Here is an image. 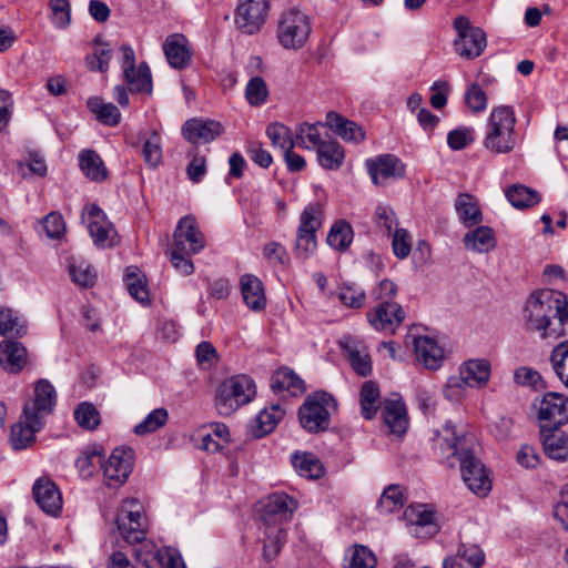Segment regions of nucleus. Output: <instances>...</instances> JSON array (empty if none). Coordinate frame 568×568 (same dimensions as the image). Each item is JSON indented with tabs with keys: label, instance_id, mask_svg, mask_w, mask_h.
Here are the masks:
<instances>
[{
	"label": "nucleus",
	"instance_id": "49530a36",
	"mask_svg": "<svg viewBox=\"0 0 568 568\" xmlns=\"http://www.w3.org/2000/svg\"><path fill=\"white\" fill-rule=\"evenodd\" d=\"M318 124L302 123L296 128V145L315 149L316 151L325 142L318 132Z\"/></svg>",
	"mask_w": 568,
	"mask_h": 568
},
{
	"label": "nucleus",
	"instance_id": "052dcab7",
	"mask_svg": "<svg viewBox=\"0 0 568 568\" xmlns=\"http://www.w3.org/2000/svg\"><path fill=\"white\" fill-rule=\"evenodd\" d=\"M465 103L475 113L483 112L487 108V95L479 84L471 83L467 87Z\"/></svg>",
	"mask_w": 568,
	"mask_h": 568
},
{
	"label": "nucleus",
	"instance_id": "f257e3e1",
	"mask_svg": "<svg viewBox=\"0 0 568 568\" xmlns=\"http://www.w3.org/2000/svg\"><path fill=\"white\" fill-rule=\"evenodd\" d=\"M526 331L541 339L568 334V297L561 292L542 288L527 298L523 312Z\"/></svg>",
	"mask_w": 568,
	"mask_h": 568
},
{
	"label": "nucleus",
	"instance_id": "4c0bfd02",
	"mask_svg": "<svg viewBox=\"0 0 568 568\" xmlns=\"http://www.w3.org/2000/svg\"><path fill=\"white\" fill-rule=\"evenodd\" d=\"M266 135L271 140L274 148L280 149L283 153L293 150L296 145V139L293 136L292 130L278 122L267 125Z\"/></svg>",
	"mask_w": 568,
	"mask_h": 568
},
{
	"label": "nucleus",
	"instance_id": "37998d69",
	"mask_svg": "<svg viewBox=\"0 0 568 568\" xmlns=\"http://www.w3.org/2000/svg\"><path fill=\"white\" fill-rule=\"evenodd\" d=\"M168 419L169 412L165 408H155L150 412L143 420L134 426L133 432L138 436H144L154 433L163 427L168 423Z\"/></svg>",
	"mask_w": 568,
	"mask_h": 568
},
{
	"label": "nucleus",
	"instance_id": "c03bdc74",
	"mask_svg": "<svg viewBox=\"0 0 568 568\" xmlns=\"http://www.w3.org/2000/svg\"><path fill=\"white\" fill-rule=\"evenodd\" d=\"M293 465L302 477L315 479L323 475L321 462L312 454H294Z\"/></svg>",
	"mask_w": 568,
	"mask_h": 568
},
{
	"label": "nucleus",
	"instance_id": "4d7b16f0",
	"mask_svg": "<svg viewBox=\"0 0 568 568\" xmlns=\"http://www.w3.org/2000/svg\"><path fill=\"white\" fill-rule=\"evenodd\" d=\"M70 275L72 281L83 287H89L94 284L95 273L85 261H73L69 265Z\"/></svg>",
	"mask_w": 568,
	"mask_h": 568
},
{
	"label": "nucleus",
	"instance_id": "f03ea898",
	"mask_svg": "<svg viewBox=\"0 0 568 568\" xmlns=\"http://www.w3.org/2000/svg\"><path fill=\"white\" fill-rule=\"evenodd\" d=\"M116 532L126 544H139L134 548L135 559L145 568H162L164 551L152 540L145 539L146 518L142 504L135 498L122 501L115 517Z\"/></svg>",
	"mask_w": 568,
	"mask_h": 568
},
{
	"label": "nucleus",
	"instance_id": "338daca9",
	"mask_svg": "<svg viewBox=\"0 0 568 568\" xmlns=\"http://www.w3.org/2000/svg\"><path fill=\"white\" fill-rule=\"evenodd\" d=\"M474 141V129L462 126L452 130L447 134V144L452 150L458 151L465 149Z\"/></svg>",
	"mask_w": 568,
	"mask_h": 568
},
{
	"label": "nucleus",
	"instance_id": "bf43d9fd",
	"mask_svg": "<svg viewBox=\"0 0 568 568\" xmlns=\"http://www.w3.org/2000/svg\"><path fill=\"white\" fill-rule=\"evenodd\" d=\"M143 160L151 168H155L162 161V148L160 135L153 131L150 139H148L142 149Z\"/></svg>",
	"mask_w": 568,
	"mask_h": 568
},
{
	"label": "nucleus",
	"instance_id": "a19ab883",
	"mask_svg": "<svg viewBox=\"0 0 568 568\" xmlns=\"http://www.w3.org/2000/svg\"><path fill=\"white\" fill-rule=\"evenodd\" d=\"M379 388L373 381H367L361 389V409L365 419H372L379 406Z\"/></svg>",
	"mask_w": 568,
	"mask_h": 568
},
{
	"label": "nucleus",
	"instance_id": "e433bc0d",
	"mask_svg": "<svg viewBox=\"0 0 568 568\" xmlns=\"http://www.w3.org/2000/svg\"><path fill=\"white\" fill-rule=\"evenodd\" d=\"M316 152L317 160L324 169L337 170L344 162V149L336 141H325Z\"/></svg>",
	"mask_w": 568,
	"mask_h": 568
},
{
	"label": "nucleus",
	"instance_id": "a18cd8bd",
	"mask_svg": "<svg viewBox=\"0 0 568 568\" xmlns=\"http://www.w3.org/2000/svg\"><path fill=\"white\" fill-rule=\"evenodd\" d=\"M405 504L403 489L398 485H389L384 489L377 508L383 514H390L400 509Z\"/></svg>",
	"mask_w": 568,
	"mask_h": 568
},
{
	"label": "nucleus",
	"instance_id": "864d4df0",
	"mask_svg": "<svg viewBox=\"0 0 568 568\" xmlns=\"http://www.w3.org/2000/svg\"><path fill=\"white\" fill-rule=\"evenodd\" d=\"M74 419L82 428L92 430L100 424V414L98 409L90 403L83 402L74 409Z\"/></svg>",
	"mask_w": 568,
	"mask_h": 568
},
{
	"label": "nucleus",
	"instance_id": "0eeeda50",
	"mask_svg": "<svg viewBox=\"0 0 568 568\" xmlns=\"http://www.w3.org/2000/svg\"><path fill=\"white\" fill-rule=\"evenodd\" d=\"M312 33L311 18L297 9L283 12L278 19L276 37L286 50H300L305 47Z\"/></svg>",
	"mask_w": 568,
	"mask_h": 568
},
{
	"label": "nucleus",
	"instance_id": "4be33fe9",
	"mask_svg": "<svg viewBox=\"0 0 568 568\" xmlns=\"http://www.w3.org/2000/svg\"><path fill=\"white\" fill-rule=\"evenodd\" d=\"M223 125L213 120L190 119L182 128L183 136L191 143H207L223 133Z\"/></svg>",
	"mask_w": 568,
	"mask_h": 568
},
{
	"label": "nucleus",
	"instance_id": "2eb2a0df",
	"mask_svg": "<svg viewBox=\"0 0 568 568\" xmlns=\"http://www.w3.org/2000/svg\"><path fill=\"white\" fill-rule=\"evenodd\" d=\"M296 508L295 500L284 493H274L270 495L261 509V520L263 525H278L291 518Z\"/></svg>",
	"mask_w": 568,
	"mask_h": 568
},
{
	"label": "nucleus",
	"instance_id": "cd10ccee",
	"mask_svg": "<svg viewBox=\"0 0 568 568\" xmlns=\"http://www.w3.org/2000/svg\"><path fill=\"white\" fill-rule=\"evenodd\" d=\"M271 387L277 395L298 396L305 392L304 381L288 367H281L272 375Z\"/></svg>",
	"mask_w": 568,
	"mask_h": 568
},
{
	"label": "nucleus",
	"instance_id": "0e129e2a",
	"mask_svg": "<svg viewBox=\"0 0 568 568\" xmlns=\"http://www.w3.org/2000/svg\"><path fill=\"white\" fill-rule=\"evenodd\" d=\"M45 235L52 240H60L65 233V222L58 212L49 213L42 221Z\"/></svg>",
	"mask_w": 568,
	"mask_h": 568
},
{
	"label": "nucleus",
	"instance_id": "7c9ffc66",
	"mask_svg": "<svg viewBox=\"0 0 568 568\" xmlns=\"http://www.w3.org/2000/svg\"><path fill=\"white\" fill-rule=\"evenodd\" d=\"M463 242L466 250L476 253H487L496 246L494 231L488 226H477L467 232Z\"/></svg>",
	"mask_w": 568,
	"mask_h": 568
},
{
	"label": "nucleus",
	"instance_id": "ddd939ff",
	"mask_svg": "<svg viewBox=\"0 0 568 568\" xmlns=\"http://www.w3.org/2000/svg\"><path fill=\"white\" fill-rule=\"evenodd\" d=\"M267 0H240L235 11V23L244 33L253 34L265 21Z\"/></svg>",
	"mask_w": 568,
	"mask_h": 568
},
{
	"label": "nucleus",
	"instance_id": "473e14b6",
	"mask_svg": "<svg viewBox=\"0 0 568 568\" xmlns=\"http://www.w3.org/2000/svg\"><path fill=\"white\" fill-rule=\"evenodd\" d=\"M542 446L545 454L551 459L562 462L568 458V436L557 428L544 433Z\"/></svg>",
	"mask_w": 568,
	"mask_h": 568
},
{
	"label": "nucleus",
	"instance_id": "6e6552de",
	"mask_svg": "<svg viewBox=\"0 0 568 568\" xmlns=\"http://www.w3.org/2000/svg\"><path fill=\"white\" fill-rule=\"evenodd\" d=\"M322 206L317 202L310 203L301 213L294 244V254L297 258L307 260L316 251V232L322 226Z\"/></svg>",
	"mask_w": 568,
	"mask_h": 568
},
{
	"label": "nucleus",
	"instance_id": "9b49d317",
	"mask_svg": "<svg viewBox=\"0 0 568 568\" xmlns=\"http://www.w3.org/2000/svg\"><path fill=\"white\" fill-rule=\"evenodd\" d=\"M134 452L130 447L113 449L102 465L105 484L111 488L122 486L132 471Z\"/></svg>",
	"mask_w": 568,
	"mask_h": 568
},
{
	"label": "nucleus",
	"instance_id": "4468645a",
	"mask_svg": "<svg viewBox=\"0 0 568 568\" xmlns=\"http://www.w3.org/2000/svg\"><path fill=\"white\" fill-rule=\"evenodd\" d=\"M57 403V392L53 385L47 379H40L34 386L33 397L23 406V412L44 423Z\"/></svg>",
	"mask_w": 568,
	"mask_h": 568
},
{
	"label": "nucleus",
	"instance_id": "aec40b11",
	"mask_svg": "<svg viewBox=\"0 0 568 568\" xmlns=\"http://www.w3.org/2000/svg\"><path fill=\"white\" fill-rule=\"evenodd\" d=\"M366 168L376 185L384 184L389 179L402 178L405 174L404 164L393 154H382L374 159H368Z\"/></svg>",
	"mask_w": 568,
	"mask_h": 568
},
{
	"label": "nucleus",
	"instance_id": "6e6d98bb",
	"mask_svg": "<svg viewBox=\"0 0 568 568\" xmlns=\"http://www.w3.org/2000/svg\"><path fill=\"white\" fill-rule=\"evenodd\" d=\"M102 463V454L98 448L84 450L77 459V468L83 477H90L94 474L97 466Z\"/></svg>",
	"mask_w": 568,
	"mask_h": 568
},
{
	"label": "nucleus",
	"instance_id": "8fccbe9b",
	"mask_svg": "<svg viewBox=\"0 0 568 568\" xmlns=\"http://www.w3.org/2000/svg\"><path fill=\"white\" fill-rule=\"evenodd\" d=\"M352 240L353 230L351 225L344 221L335 223L327 235L328 245L338 251L346 250L352 243Z\"/></svg>",
	"mask_w": 568,
	"mask_h": 568
},
{
	"label": "nucleus",
	"instance_id": "f3484780",
	"mask_svg": "<svg viewBox=\"0 0 568 568\" xmlns=\"http://www.w3.org/2000/svg\"><path fill=\"white\" fill-rule=\"evenodd\" d=\"M538 418L549 427H559L568 423V398L560 394L547 393L539 403Z\"/></svg>",
	"mask_w": 568,
	"mask_h": 568
},
{
	"label": "nucleus",
	"instance_id": "58836bf2",
	"mask_svg": "<svg viewBox=\"0 0 568 568\" xmlns=\"http://www.w3.org/2000/svg\"><path fill=\"white\" fill-rule=\"evenodd\" d=\"M263 526L265 535L263 540V556L266 560H272L277 556L285 541V531L278 525Z\"/></svg>",
	"mask_w": 568,
	"mask_h": 568
},
{
	"label": "nucleus",
	"instance_id": "b1692460",
	"mask_svg": "<svg viewBox=\"0 0 568 568\" xmlns=\"http://www.w3.org/2000/svg\"><path fill=\"white\" fill-rule=\"evenodd\" d=\"M43 422L22 410L20 420L11 427V444L14 449H23L34 440V434L42 429Z\"/></svg>",
	"mask_w": 568,
	"mask_h": 568
},
{
	"label": "nucleus",
	"instance_id": "72a5a7b5",
	"mask_svg": "<svg viewBox=\"0 0 568 568\" xmlns=\"http://www.w3.org/2000/svg\"><path fill=\"white\" fill-rule=\"evenodd\" d=\"M82 172L92 181H103L108 171L101 156L93 150H83L79 154Z\"/></svg>",
	"mask_w": 568,
	"mask_h": 568
},
{
	"label": "nucleus",
	"instance_id": "79ce46f5",
	"mask_svg": "<svg viewBox=\"0 0 568 568\" xmlns=\"http://www.w3.org/2000/svg\"><path fill=\"white\" fill-rule=\"evenodd\" d=\"M26 321L13 310L0 307V335L22 336Z\"/></svg>",
	"mask_w": 568,
	"mask_h": 568
},
{
	"label": "nucleus",
	"instance_id": "09e8293b",
	"mask_svg": "<svg viewBox=\"0 0 568 568\" xmlns=\"http://www.w3.org/2000/svg\"><path fill=\"white\" fill-rule=\"evenodd\" d=\"M337 295L339 302L349 308H361L366 301L365 290L353 283L342 284Z\"/></svg>",
	"mask_w": 568,
	"mask_h": 568
},
{
	"label": "nucleus",
	"instance_id": "774afa93",
	"mask_svg": "<svg viewBox=\"0 0 568 568\" xmlns=\"http://www.w3.org/2000/svg\"><path fill=\"white\" fill-rule=\"evenodd\" d=\"M263 255L273 266H285L288 261V253L284 245L278 242H270L263 247Z\"/></svg>",
	"mask_w": 568,
	"mask_h": 568
},
{
	"label": "nucleus",
	"instance_id": "5fc2aeb1",
	"mask_svg": "<svg viewBox=\"0 0 568 568\" xmlns=\"http://www.w3.org/2000/svg\"><path fill=\"white\" fill-rule=\"evenodd\" d=\"M376 558L373 551L365 546H354L349 549V559L346 568H375Z\"/></svg>",
	"mask_w": 568,
	"mask_h": 568
},
{
	"label": "nucleus",
	"instance_id": "2f4dec72",
	"mask_svg": "<svg viewBox=\"0 0 568 568\" xmlns=\"http://www.w3.org/2000/svg\"><path fill=\"white\" fill-rule=\"evenodd\" d=\"M455 210L459 221L466 227H473L483 221L479 205L476 199L470 194H459L455 200Z\"/></svg>",
	"mask_w": 568,
	"mask_h": 568
},
{
	"label": "nucleus",
	"instance_id": "393cba45",
	"mask_svg": "<svg viewBox=\"0 0 568 568\" xmlns=\"http://www.w3.org/2000/svg\"><path fill=\"white\" fill-rule=\"evenodd\" d=\"M414 351L417 361L428 369H437L444 359L443 348L428 336H418L414 341Z\"/></svg>",
	"mask_w": 568,
	"mask_h": 568
},
{
	"label": "nucleus",
	"instance_id": "ea45409f",
	"mask_svg": "<svg viewBox=\"0 0 568 568\" xmlns=\"http://www.w3.org/2000/svg\"><path fill=\"white\" fill-rule=\"evenodd\" d=\"M506 197L516 209H526L540 201L539 194L521 184H514L506 190Z\"/></svg>",
	"mask_w": 568,
	"mask_h": 568
},
{
	"label": "nucleus",
	"instance_id": "e2e57ef3",
	"mask_svg": "<svg viewBox=\"0 0 568 568\" xmlns=\"http://www.w3.org/2000/svg\"><path fill=\"white\" fill-rule=\"evenodd\" d=\"M348 361L358 375L366 377L372 373L371 356L365 349L351 348L348 351Z\"/></svg>",
	"mask_w": 568,
	"mask_h": 568
},
{
	"label": "nucleus",
	"instance_id": "423d86ee",
	"mask_svg": "<svg viewBox=\"0 0 568 568\" xmlns=\"http://www.w3.org/2000/svg\"><path fill=\"white\" fill-rule=\"evenodd\" d=\"M255 395V385L247 375H235L223 381L216 388L215 406L220 415L230 416L239 407L248 404Z\"/></svg>",
	"mask_w": 568,
	"mask_h": 568
},
{
	"label": "nucleus",
	"instance_id": "f8f14e48",
	"mask_svg": "<svg viewBox=\"0 0 568 568\" xmlns=\"http://www.w3.org/2000/svg\"><path fill=\"white\" fill-rule=\"evenodd\" d=\"M366 317L375 331L393 334L405 320V311L396 302H384L371 308Z\"/></svg>",
	"mask_w": 568,
	"mask_h": 568
},
{
	"label": "nucleus",
	"instance_id": "5701e85b",
	"mask_svg": "<svg viewBox=\"0 0 568 568\" xmlns=\"http://www.w3.org/2000/svg\"><path fill=\"white\" fill-rule=\"evenodd\" d=\"M491 365L486 358L465 361L459 367V376L467 386L484 388L490 378Z\"/></svg>",
	"mask_w": 568,
	"mask_h": 568
},
{
	"label": "nucleus",
	"instance_id": "a211bd4d",
	"mask_svg": "<svg viewBox=\"0 0 568 568\" xmlns=\"http://www.w3.org/2000/svg\"><path fill=\"white\" fill-rule=\"evenodd\" d=\"M404 519L414 537L426 538L437 531L434 513L426 505H410L404 511Z\"/></svg>",
	"mask_w": 568,
	"mask_h": 568
},
{
	"label": "nucleus",
	"instance_id": "603ef678",
	"mask_svg": "<svg viewBox=\"0 0 568 568\" xmlns=\"http://www.w3.org/2000/svg\"><path fill=\"white\" fill-rule=\"evenodd\" d=\"M124 79L131 87V91L146 93L152 91L151 71L144 62L138 69L133 68V72L129 77H124Z\"/></svg>",
	"mask_w": 568,
	"mask_h": 568
},
{
	"label": "nucleus",
	"instance_id": "412c9836",
	"mask_svg": "<svg viewBox=\"0 0 568 568\" xmlns=\"http://www.w3.org/2000/svg\"><path fill=\"white\" fill-rule=\"evenodd\" d=\"M382 416L392 434L402 436L406 433L409 422L406 405L399 396L394 395L384 400Z\"/></svg>",
	"mask_w": 568,
	"mask_h": 568
},
{
	"label": "nucleus",
	"instance_id": "f704fd0d",
	"mask_svg": "<svg viewBox=\"0 0 568 568\" xmlns=\"http://www.w3.org/2000/svg\"><path fill=\"white\" fill-rule=\"evenodd\" d=\"M285 409L280 404H273L268 408H264L255 418L256 429L255 437H263L271 433L278 422L284 417Z\"/></svg>",
	"mask_w": 568,
	"mask_h": 568
},
{
	"label": "nucleus",
	"instance_id": "1a4fd4ad",
	"mask_svg": "<svg viewBox=\"0 0 568 568\" xmlns=\"http://www.w3.org/2000/svg\"><path fill=\"white\" fill-rule=\"evenodd\" d=\"M457 38L454 41L456 53L470 60L479 57L486 48V34L477 27H473L466 17H458L454 21Z\"/></svg>",
	"mask_w": 568,
	"mask_h": 568
},
{
	"label": "nucleus",
	"instance_id": "7ed1b4c3",
	"mask_svg": "<svg viewBox=\"0 0 568 568\" xmlns=\"http://www.w3.org/2000/svg\"><path fill=\"white\" fill-rule=\"evenodd\" d=\"M466 435H458L455 426L447 423L439 434L436 444L442 450L443 457L456 458L459 462L460 474L464 483L475 494L485 496L491 489V480L484 464L467 448ZM449 462L454 466V462Z\"/></svg>",
	"mask_w": 568,
	"mask_h": 568
},
{
	"label": "nucleus",
	"instance_id": "13d9d810",
	"mask_svg": "<svg viewBox=\"0 0 568 568\" xmlns=\"http://www.w3.org/2000/svg\"><path fill=\"white\" fill-rule=\"evenodd\" d=\"M51 21L59 28L64 29L71 22V4L69 0H50Z\"/></svg>",
	"mask_w": 568,
	"mask_h": 568
},
{
	"label": "nucleus",
	"instance_id": "c85d7f7f",
	"mask_svg": "<svg viewBox=\"0 0 568 568\" xmlns=\"http://www.w3.org/2000/svg\"><path fill=\"white\" fill-rule=\"evenodd\" d=\"M163 50L169 64L175 69L185 68L191 61V52L184 36L175 33L166 38Z\"/></svg>",
	"mask_w": 568,
	"mask_h": 568
},
{
	"label": "nucleus",
	"instance_id": "3c124183",
	"mask_svg": "<svg viewBox=\"0 0 568 568\" xmlns=\"http://www.w3.org/2000/svg\"><path fill=\"white\" fill-rule=\"evenodd\" d=\"M456 558L459 568H480L485 561V554L477 545H462Z\"/></svg>",
	"mask_w": 568,
	"mask_h": 568
},
{
	"label": "nucleus",
	"instance_id": "a878e982",
	"mask_svg": "<svg viewBox=\"0 0 568 568\" xmlns=\"http://www.w3.org/2000/svg\"><path fill=\"white\" fill-rule=\"evenodd\" d=\"M240 287L246 306L258 312L266 306V296L262 281L253 274H244L240 278Z\"/></svg>",
	"mask_w": 568,
	"mask_h": 568
},
{
	"label": "nucleus",
	"instance_id": "6ab92c4d",
	"mask_svg": "<svg viewBox=\"0 0 568 568\" xmlns=\"http://www.w3.org/2000/svg\"><path fill=\"white\" fill-rule=\"evenodd\" d=\"M33 498L42 511L58 516L62 509V495L58 486L49 477L38 478L32 487Z\"/></svg>",
	"mask_w": 568,
	"mask_h": 568
},
{
	"label": "nucleus",
	"instance_id": "de8ad7c7",
	"mask_svg": "<svg viewBox=\"0 0 568 568\" xmlns=\"http://www.w3.org/2000/svg\"><path fill=\"white\" fill-rule=\"evenodd\" d=\"M550 363L555 374L568 387V339L554 347Z\"/></svg>",
	"mask_w": 568,
	"mask_h": 568
},
{
	"label": "nucleus",
	"instance_id": "c756f323",
	"mask_svg": "<svg viewBox=\"0 0 568 568\" xmlns=\"http://www.w3.org/2000/svg\"><path fill=\"white\" fill-rule=\"evenodd\" d=\"M325 123L346 142L359 143L365 139V132L361 126L336 112H328Z\"/></svg>",
	"mask_w": 568,
	"mask_h": 568
},
{
	"label": "nucleus",
	"instance_id": "9d476101",
	"mask_svg": "<svg viewBox=\"0 0 568 568\" xmlns=\"http://www.w3.org/2000/svg\"><path fill=\"white\" fill-rule=\"evenodd\" d=\"M82 222L97 246L112 247L118 243V234L104 212L95 204H89L82 213Z\"/></svg>",
	"mask_w": 568,
	"mask_h": 568
},
{
	"label": "nucleus",
	"instance_id": "bb28decb",
	"mask_svg": "<svg viewBox=\"0 0 568 568\" xmlns=\"http://www.w3.org/2000/svg\"><path fill=\"white\" fill-rule=\"evenodd\" d=\"M27 349L17 341L4 339L0 343V365L9 373H19L27 364Z\"/></svg>",
	"mask_w": 568,
	"mask_h": 568
},
{
	"label": "nucleus",
	"instance_id": "dca6fc26",
	"mask_svg": "<svg viewBox=\"0 0 568 568\" xmlns=\"http://www.w3.org/2000/svg\"><path fill=\"white\" fill-rule=\"evenodd\" d=\"M172 245L187 251L189 254H197L204 247V236L193 216L186 215L179 221Z\"/></svg>",
	"mask_w": 568,
	"mask_h": 568
},
{
	"label": "nucleus",
	"instance_id": "c9c22d12",
	"mask_svg": "<svg viewBox=\"0 0 568 568\" xmlns=\"http://www.w3.org/2000/svg\"><path fill=\"white\" fill-rule=\"evenodd\" d=\"M87 105L97 119L105 125L115 126L121 121L119 109L112 103L104 102L99 97H91Z\"/></svg>",
	"mask_w": 568,
	"mask_h": 568
},
{
	"label": "nucleus",
	"instance_id": "69168bd1",
	"mask_svg": "<svg viewBox=\"0 0 568 568\" xmlns=\"http://www.w3.org/2000/svg\"><path fill=\"white\" fill-rule=\"evenodd\" d=\"M374 221L376 226L387 235H389L393 227L397 225L396 214L393 209L382 204L377 205L375 209Z\"/></svg>",
	"mask_w": 568,
	"mask_h": 568
},
{
	"label": "nucleus",
	"instance_id": "20e7f679",
	"mask_svg": "<svg viewBox=\"0 0 568 568\" xmlns=\"http://www.w3.org/2000/svg\"><path fill=\"white\" fill-rule=\"evenodd\" d=\"M516 122V114L511 106L493 108L486 124L484 146L496 154L510 153L517 145Z\"/></svg>",
	"mask_w": 568,
	"mask_h": 568
},
{
	"label": "nucleus",
	"instance_id": "680f3d73",
	"mask_svg": "<svg viewBox=\"0 0 568 568\" xmlns=\"http://www.w3.org/2000/svg\"><path fill=\"white\" fill-rule=\"evenodd\" d=\"M268 90L265 81L255 77L252 78L245 89V97L251 105H260L266 101Z\"/></svg>",
	"mask_w": 568,
	"mask_h": 568
},
{
	"label": "nucleus",
	"instance_id": "39448f33",
	"mask_svg": "<svg viewBox=\"0 0 568 568\" xmlns=\"http://www.w3.org/2000/svg\"><path fill=\"white\" fill-rule=\"evenodd\" d=\"M335 398L325 390H316L305 398L298 409L301 426L307 433H321L328 428L331 416L336 412Z\"/></svg>",
	"mask_w": 568,
	"mask_h": 568
}]
</instances>
